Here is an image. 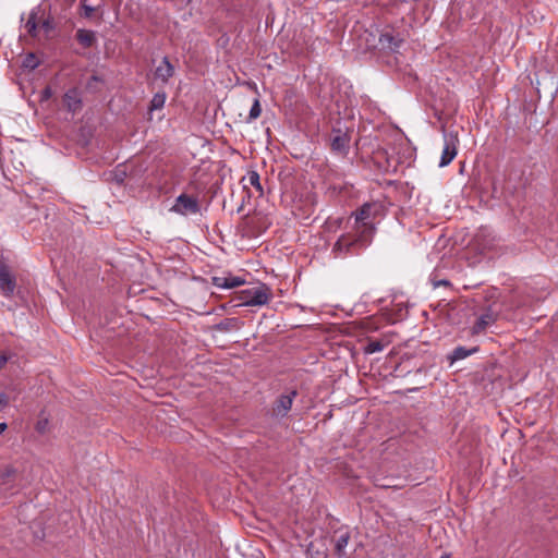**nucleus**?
Masks as SVG:
<instances>
[{
  "mask_svg": "<svg viewBox=\"0 0 558 558\" xmlns=\"http://www.w3.org/2000/svg\"><path fill=\"white\" fill-rule=\"evenodd\" d=\"M372 238L354 229V233L339 236L331 248L333 258H345L360 254L371 243Z\"/></svg>",
  "mask_w": 558,
  "mask_h": 558,
  "instance_id": "obj_1",
  "label": "nucleus"
},
{
  "mask_svg": "<svg viewBox=\"0 0 558 558\" xmlns=\"http://www.w3.org/2000/svg\"><path fill=\"white\" fill-rule=\"evenodd\" d=\"M272 296V291L267 284L258 283L239 291L234 301L239 306H264Z\"/></svg>",
  "mask_w": 558,
  "mask_h": 558,
  "instance_id": "obj_2",
  "label": "nucleus"
},
{
  "mask_svg": "<svg viewBox=\"0 0 558 558\" xmlns=\"http://www.w3.org/2000/svg\"><path fill=\"white\" fill-rule=\"evenodd\" d=\"M374 216L375 205L364 204L354 213V229L372 238L375 230L372 221Z\"/></svg>",
  "mask_w": 558,
  "mask_h": 558,
  "instance_id": "obj_3",
  "label": "nucleus"
},
{
  "mask_svg": "<svg viewBox=\"0 0 558 558\" xmlns=\"http://www.w3.org/2000/svg\"><path fill=\"white\" fill-rule=\"evenodd\" d=\"M199 210L201 206L197 197L185 193L180 194L170 208V211L181 216L196 215Z\"/></svg>",
  "mask_w": 558,
  "mask_h": 558,
  "instance_id": "obj_4",
  "label": "nucleus"
},
{
  "mask_svg": "<svg viewBox=\"0 0 558 558\" xmlns=\"http://www.w3.org/2000/svg\"><path fill=\"white\" fill-rule=\"evenodd\" d=\"M458 144L459 138L457 132H444V148L439 161V167H446L454 159L458 153Z\"/></svg>",
  "mask_w": 558,
  "mask_h": 558,
  "instance_id": "obj_5",
  "label": "nucleus"
},
{
  "mask_svg": "<svg viewBox=\"0 0 558 558\" xmlns=\"http://www.w3.org/2000/svg\"><path fill=\"white\" fill-rule=\"evenodd\" d=\"M351 538V531L348 526H341L333 532L331 542L337 558H348L347 547Z\"/></svg>",
  "mask_w": 558,
  "mask_h": 558,
  "instance_id": "obj_6",
  "label": "nucleus"
},
{
  "mask_svg": "<svg viewBox=\"0 0 558 558\" xmlns=\"http://www.w3.org/2000/svg\"><path fill=\"white\" fill-rule=\"evenodd\" d=\"M298 392L295 390L290 391L287 395H281L274 405V414L276 416L283 417L291 410L293 404V399L296 397Z\"/></svg>",
  "mask_w": 558,
  "mask_h": 558,
  "instance_id": "obj_7",
  "label": "nucleus"
},
{
  "mask_svg": "<svg viewBox=\"0 0 558 558\" xmlns=\"http://www.w3.org/2000/svg\"><path fill=\"white\" fill-rule=\"evenodd\" d=\"M350 137L345 133L337 131L331 138V149L338 155L344 156L349 150Z\"/></svg>",
  "mask_w": 558,
  "mask_h": 558,
  "instance_id": "obj_8",
  "label": "nucleus"
},
{
  "mask_svg": "<svg viewBox=\"0 0 558 558\" xmlns=\"http://www.w3.org/2000/svg\"><path fill=\"white\" fill-rule=\"evenodd\" d=\"M63 102L69 111H78L82 107L80 90L76 87L70 88L63 96Z\"/></svg>",
  "mask_w": 558,
  "mask_h": 558,
  "instance_id": "obj_9",
  "label": "nucleus"
},
{
  "mask_svg": "<svg viewBox=\"0 0 558 558\" xmlns=\"http://www.w3.org/2000/svg\"><path fill=\"white\" fill-rule=\"evenodd\" d=\"M497 320V314H495L490 308H488L485 313H483L475 324L473 325L472 332L481 333L487 327L492 326Z\"/></svg>",
  "mask_w": 558,
  "mask_h": 558,
  "instance_id": "obj_10",
  "label": "nucleus"
},
{
  "mask_svg": "<svg viewBox=\"0 0 558 558\" xmlns=\"http://www.w3.org/2000/svg\"><path fill=\"white\" fill-rule=\"evenodd\" d=\"M15 289V280L5 267L0 268V290L3 295L10 296Z\"/></svg>",
  "mask_w": 558,
  "mask_h": 558,
  "instance_id": "obj_11",
  "label": "nucleus"
},
{
  "mask_svg": "<svg viewBox=\"0 0 558 558\" xmlns=\"http://www.w3.org/2000/svg\"><path fill=\"white\" fill-rule=\"evenodd\" d=\"M174 74V68L170 63L169 59L165 57L160 64L155 70V78L160 80L163 83H167L170 77Z\"/></svg>",
  "mask_w": 558,
  "mask_h": 558,
  "instance_id": "obj_12",
  "label": "nucleus"
},
{
  "mask_svg": "<svg viewBox=\"0 0 558 558\" xmlns=\"http://www.w3.org/2000/svg\"><path fill=\"white\" fill-rule=\"evenodd\" d=\"M245 280L240 277H214L213 284L220 289H233L244 284Z\"/></svg>",
  "mask_w": 558,
  "mask_h": 558,
  "instance_id": "obj_13",
  "label": "nucleus"
},
{
  "mask_svg": "<svg viewBox=\"0 0 558 558\" xmlns=\"http://www.w3.org/2000/svg\"><path fill=\"white\" fill-rule=\"evenodd\" d=\"M242 182H243V186L245 189L247 187V185H251L258 192V196L264 195V189L260 183V177L257 171H255V170L247 171V173L243 177Z\"/></svg>",
  "mask_w": 558,
  "mask_h": 558,
  "instance_id": "obj_14",
  "label": "nucleus"
},
{
  "mask_svg": "<svg viewBox=\"0 0 558 558\" xmlns=\"http://www.w3.org/2000/svg\"><path fill=\"white\" fill-rule=\"evenodd\" d=\"M478 351L477 347H473L471 349H468L465 347H457L452 350V352L448 355V360L450 362V365L456 363L457 361L464 360L468 356L476 353Z\"/></svg>",
  "mask_w": 558,
  "mask_h": 558,
  "instance_id": "obj_15",
  "label": "nucleus"
},
{
  "mask_svg": "<svg viewBox=\"0 0 558 558\" xmlns=\"http://www.w3.org/2000/svg\"><path fill=\"white\" fill-rule=\"evenodd\" d=\"M76 39L84 48L92 47L96 41V35L93 31L77 29Z\"/></svg>",
  "mask_w": 558,
  "mask_h": 558,
  "instance_id": "obj_16",
  "label": "nucleus"
},
{
  "mask_svg": "<svg viewBox=\"0 0 558 558\" xmlns=\"http://www.w3.org/2000/svg\"><path fill=\"white\" fill-rule=\"evenodd\" d=\"M379 43L384 48L396 50L400 47L401 40L395 37L391 33H384L379 37Z\"/></svg>",
  "mask_w": 558,
  "mask_h": 558,
  "instance_id": "obj_17",
  "label": "nucleus"
},
{
  "mask_svg": "<svg viewBox=\"0 0 558 558\" xmlns=\"http://www.w3.org/2000/svg\"><path fill=\"white\" fill-rule=\"evenodd\" d=\"M165 102H166V94L165 93H156L150 100L149 110L150 111L159 110V109L163 108Z\"/></svg>",
  "mask_w": 558,
  "mask_h": 558,
  "instance_id": "obj_18",
  "label": "nucleus"
},
{
  "mask_svg": "<svg viewBox=\"0 0 558 558\" xmlns=\"http://www.w3.org/2000/svg\"><path fill=\"white\" fill-rule=\"evenodd\" d=\"M100 8V5H97V7H92L89 4H87V0H81V16H83L84 19H90L95 12L98 11V9Z\"/></svg>",
  "mask_w": 558,
  "mask_h": 558,
  "instance_id": "obj_19",
  "label": "nucleus"
},
{
  "mask_svg": "<svg viewBox=\"0 0 558 558\" xmlns=\"http://www.w3.org/2000/svg\"><path fill=\"white\" fill-rule=\"evenodd\" d=\"M37 14L35 12H32L25 23V29L31 36L37 35V21H36Z\"/></svg>",
  "mask_w": 558,
  "mask_h": 558,
  "instance_id": "obj_20",
  "label": "nucleus"
},
{
  "mask_svg": "<svg viewBox=\"0 0 558 558\" xmlns=\"http://www.w3.org/2000/svg\"><path fill=\"white\" fill-rule=\"evenodd\" d=\"M385 349V344L381 341L373 340L369 341L365 348L366 353L373 354L381 352Z\"/></svg>",
  "mask_w": 558,
  "mask_h": 558,
  "instance_id": "obj_21",
  "label": "nucleus"
},
{
  "mask_svg": "<svg viewBox=\"0 0 558 558\" xmlns=\"http://www.w3.org/2000/svg\"><path fill=\"white\" fill-rule=\"evenodd\" d=\"M262 113V108H260V104H259V100L258 99H255L252 107H251V110H250V113H248V121H253V120H256Z\"/></svg>",
  "mask_w": 558,
  "mask_h": 558,
  "instance_id": "obj_22",
  "label": "nucleus"
},
{
  "mask_svg": "<svg viewBox=\"0 0 558 558\" xmlns=\"http://www.w3.org/2000/svg\"><path fill=\"white\" fill-rule=\"evenodd\" d=\"M430 282L433 284V288H438L440 286L448 287L450 282L446 279L436 280L435 278H430Z\"/></svg>",
  "mask_w": 558,
  "mask_h": 558,
  "instance_id": "obj_23",
  "label": "nucleus"
},
{
  "mask_svg": "<svg viewBox=\"0 0 558 558\" xmlns=\"http://www.w3.org/2000/svg\"><path fill=\"white\" fill-rule=\"evenodd\" d=\"M100 82L97 75H93L86 84L87 89H95V84Z\"/></svg>",
  "mask_w": 558,
  "mask_h": 558,
  "instance_id": "obj_24",
  "label": "nucleus"
},
{
  "mask_svg": "<svg viewBox=\"0 0 558 558\" xmlns=\"http://www.w3.org/2000/svg\"><path fill=\"white\" fill-rule=\"evenodd\" d=\"M8 404V396L3 392H0V411H2Z\"/></svg>",
  "mask_w": 558,
  "mask_h": 558,
  "instance_id": "obj_25",
  "label": "nucleus"
},
{
  "mask_svg": "<svg viewBox=\"0 0 558 558\" xmlns=\"http://www.w3.org/2000/svg\"><path fill=\"white\" fill-rule=\"evenodd\" d=\"M34 61V54H29L27 58H26V65L27 66H31V68H36V63L33 62Z\"/></svg>",
  "mask_w": 558,
  "mask_h": 558,
  "instance_id": "obj_26",
  "label": "nucleus"
},
{
  "mask_svg": "<svg viewBox=\"0 0 558 558\" xmlns=\"http://www.w3.org/2000/svg\"><path fill=\"white\" fill-rule=\"evenodd\" d=\"M9 356L7 354H0V369L8 363Z\"/></svg>",
  "mask_w": 558,
  "mask_h": 558,
  "instance_id": "obj_27",
  "label": "nucleus"
},
{
  "mask_svg": "<svg viewBox=\"0 0 558 558\" xmlns=\"http://www.w3.org/2000/svg\"><path fill=\"white\" fill-rule=\"evenodd\" d=\"M45 424H46V422L45 423L38 422L37 427H36L37 430L40 432V433L44 432Z\"/></svg>",
  "mask_w": 558,
  "mask_h": 558,
  "instance_id": "obj_28",
  "label": "nucleus"
},
{
  "mask_svg": "<svg viewBox=\"0 0 558 558\" xmlns=\"http://www.w3.org/2000/svg\"><path fill=\"white\" fill-rule=\"evenodd\" d=\"M64 4L71 7L76 0H61Z\"/></svg>",
  "mask_w": 558,
  "mask_h": 558,
  "instance_id": "obj_29",
  "label": "nucleus"
},
{
  "mask_svg": "<svg viewBox=\"0 0 558 558\" xmlns=\"http://www.w3.org/2000/svg\"><path fill=\"white\" fill-rule=\"evenodd\" d=\"M7 429L5 423H0V435Z\"/></svg>",
  "mask_w": 558,
  "mask_h": 558,
  "instance_id": "obj_30",
  "label": "nucleus"
},
{
  "mask_svg": "<svg viewBox=\"0 0 558 558\" xmlns=\"http://www.w3.org/2000/svg\"><path fill=\"white\" fill-rule=\"evenodd\" d=\"M12 473H13V470H8V471H7V474H8V475H11Z\"/></svg>",
  "mask_w": 558,
  "mask_h": 558,
  "instance_id": "obj_31",
  "label": "nucleus"
},
{
  "mask_svg": "<svg viewBox=\"0 0 558 558\" xmlns=\"http://www.w3.org/2000/svg\"><path fill=\"white\" fill-rule=\"evenodd\" d=\"M440 558H450L448 555H442Z\"/></svg>",
  "mask_w": 558,
  "mask_h": 558,
  "instance_id": "obj_32",
  "label": "nucleus"
}]
</instances>
